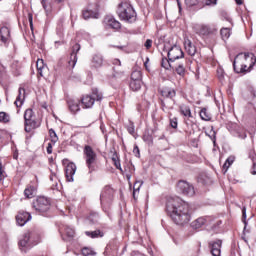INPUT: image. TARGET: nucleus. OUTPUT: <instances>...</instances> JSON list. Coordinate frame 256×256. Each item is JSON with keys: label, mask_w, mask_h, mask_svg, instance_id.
Segmentation results:
<instances>
[{"label": "nucleus", "mask_w": 256, "mask_h": 256, "mask_svg": "<svg viewBox=\"0 0 256 256\" xmlns=\"http://www.w3.org/2000/svg\"><path fill=\"white\" fill-rule=\"evenodd\" d=\"M166 212L176 225H185L191 221V206L179 197L167 200Z\"/></svg>", "instance_id": "f257e3e1"}, {"label": "nucleus", "mask_w": 256, "mask_h": 256, "mask_svg": "<svg viewBox=\"0 0 256 256\" xmlns=\"http://www.w3.org/2000/svg\"><path fill=\"white\" fill-rule=\"evenodd\" d=\"M256 58L253 53H240L233 62L235 73H247L255 65Z\"/></svg>", "instance_id": "f03ea898"}, {"label": "nucleus", "mask_w": 256, "mask_h": 256, "mask_svg": "<svg viewBox=\"0 0 256 256\" xmlns=\"http://www.w3.org/2000/svg\"><path fill=\"white\" fill-rule=\"evenodd\" d=\"M117 15L121 21H126V23H135L137 21V12L129 2H122L118 5Z\"/></svg>", "instance_id": "7ed1b4c3"}, {"label": "nucleus", "mask_w": 256, "mask_h": 256, "mask_svg": "<svg viewBox=\"0 0 256 256\" xmlns=\"http://www.w3.org/2000/svg\"><path fill=\"white\" fill-rule=\"evenodd\" d=\"M114 195H115V190L113 188H111V186H109V185L105 186L102 189L101 194H100L101 207H102L104 213H106L108 215V217L110 215L109 210L111 209Z\"/></svg>", "instance_id": "20e7f679"}, {"label": "nucleus", "mask_w": 256, "mask_h": 256, "mask_svg": "<svg viewBox=\"0 0 256 256\" xmlns=\"http://www.w3.org/2000/svg\"><path fill=\"white\" fill-rule=\"evenodd\" d=\"M41 127V122L35 117L33 109L28 108L24 112V129L26 133H31L33 129Z\"/></svg>", "instance_id": "39448f33"}, {"label": "nucleus", "mask_w": 256, "mask_h": 256, "mask_svg": "<svg viewBox=\"0 0 256 256\" xmlns=\"http://www.w3.org/2000/svg\"><path fill=\"white\" fill-rule=\"evenodd\" d=\"M103 93L97 88L92 89L91 94H86L81 98L83 109H91L95 105V101H102Z\"/></svg>", "instance_id": "423d86ee"}, {"label": "nucleus", "mask_w": 256, "mask_h": 256, "mask_svg": "<svg viewBox=\"0 0 256 256\" xmlns=\"http://www.w3.org/2000/svg\"><path fill=\"white\" fill-rule=\"evenodd\" d=\"M83 153L86 167H88L89 173H93V171H95V163H97V153L93 150V147L89 145L84 147Z\"/></svg>", "instance_id": "0eeeda50"}, {"label": "nucleus", "mask_w": 256, "mask_h": 256, "mask_svg": "<svg viewBox=\"0 0 256 256\" xmlns=\"http://www.w3.org/2000/svg\"><path fill=\"white\" fill-rule=\"evenodd\" d=\"M33 207L38 213H47V211L51 209V201L41 196L38 197L36 201L33 203Z\"/></svg>", "instance_id": "6e6552de"}, {"label": "nucleus", "mask_w": 256, "mask_h": 256, "mask_svg": "<svg viewBox=\"0 0 256 256\" xmlns=\"http://www.w3.org/2000/svg\"><path fill=\"white\" fill-rule=\"evenodd\" d=\"M177 190L179 193H182V195H186L187 197H193V195H195V187L185 180H180L178 182Z\"/></svg>", "instance_id": "1a4fd4ad"}, {"label": "nucleus", "mask_w": 256, "mask_h": 256, "mask_svg": "<svg viewBox=\"0 0 256 256\" xmlns=\"http://www.w3.org/2000/svg\"><path fill=\"white\" fill-rule=\"evenodd\" d=\"M168 59L169 61H177V59H183L185 57V54L183 53V50L180 46L174 45L170 49H168Z\"/></svg>", "instance_id": "9d476101"}, {"label": "nucleus", "mask_w": 256, "mask_h": 256, "mask_svg": "<svg viewBox=\"0 0 256 256\" xmlns=\"http://www.w3.org/2000/svg\"><path fill=\"white\" fill-rule=\"evenodd\" d=\"M194 31L201 37H207L208 35H213V33H215V28H211V26L205 24H196L194 26Z\"/></svg>", "instance_id": "9b49d317"}, {"label": "nucleus", "mask_w": 256, "mask_h": 256, "mask_svg": "<svg viewBox=\"0 0 256 256\" xmlns=\"http://www.w3.org/2000/svg\"><path fill=\"white\" fill-rule=\"evenodd\" d=\"M76 171H77V165H75V163L69 162L66 165V167H65V176H66V180L69 183H72L73 176L75 175Z\"/></svg>", "instance_id": "f8f14e48"}, {"label": "nucleus", "mask_w": 256, "mask_h": 256, "mask_svg": "<svg viewBox=\"0 0 256 256\" xmlns=\"http://www.w3.org/2000/svg\"><path fill=\"white\" fill-rule=\"evenodd\" d=\"M81 49V46L79 44H75L72 47V52L70 54V58L68 61V67L70 69H73L75 65H77V52Z\"/></svg>", "instance_id": "ddd939ff"}, {"label": "nucleus", "mask_w": 256, "mask_h": 256, "mask_svg": "<svg viewBox=\"0 0 256 256\" xmlns=\"http://www.w3.org/2000/svg\"><path fill=\"white\" fill-rule=\"evenodd\" d=\"M31 233L27 232L23 235L22 239H20L18 245L21 251H27V249H31Z\"/></svg>", "instance_id": "4468645a"}, {"label": "nucleus", "mask_w": 256, "mask_h": 256, "mask_svg": "<svg viewBox=\"0 0 256 256\" xmlns=\"http://www.w3.org/2000/svg\"><path fill=\"white\" fill-rule=\"evenodd\" d=\"M221 245H223V242L221 240L209 242V248H210L211 255L221 256Z\"/></svg>", "instance_id": "2eb2a0df"}, {"label": "nucleus", "mask_w": 256, "mask_h": 256, "mask_svg": "<svg viewBox=\"0 0 256 256\" xmlns=\"http://www.w3.org/2000/svg\"><path fill=\"white\" fill-rule=\"evenodd\" d=\"M16 221L20 227H23L28 221H31V214L26 211H20L16 216Z\"/></svg>", "instance_id": "dca6fc26"}, {"label": "nucleus", "mask_w": 256, "mask_h": 256, "mask_svg": "<svg viewBox=\"0 0 256 256\" xmlns=\"http://www.w3.org/2000/svg\"><path fill=\"white\" fill-rule=\"evenodd\" d=\"M104 22L110 29H114L115 31L121 29V22L117 21L113 16H106Z\"/></svg>", "instance_id": "f3484780"}, {"label": "nucleus", "mask_w": 256, "mask_h": 256, "mask_svg": "<svg viewBox=\"0 0 256 256\" xmlns=\"http://www.w3.org/2000/svg\"><path fill=\"white\" fill-rule=\"evenodd\" d=\"M60 231L63 233L62 239H64V241H69V239H73V237H75V230L70 226H64Z\"/></svg>", "instance_id": "a211bd4d"}, {"label": "nucleus", "mask_w": 256, "mask_h": 256, "mask_svg": "<svg viewBox=\"0 0 256 256\" xmlns=\"http://www.w3.org/2000/svg\"><path fill=\"white\" fill-rule=\"evenodd\" d=\"M161 95L162 97H164L165 99H171L172 101V105L175 104V97L177 95V92L175 91V89L173 88H164L161 90Z\"/></svg>", "instance_id": "6ab92c4d"}, {"label": "nucleus", "mask_w": 256, "mask_h": 256, "mask_svg": "<svg viewBox=\"0 0 256 256\" xmlns=\"http://www.w3.org/2000/svg\"><path fill=\"white\" fill-rule=\"evenodd\" d=\"M209 222V217L207 216H202L197 218L191 223L192 229H201V227H204V225H207Z\"/></svg>", "instance_id": "aec40b11"}, {"label": "nucleus", "mask_w": 256, "mask_h": 256, "mask_svg": "<svg viewBox=\"0 0 256 256\" xmlns=\"http://www.w3.org/2000/svg\"><path fill=\"white\" fill-rule=\"evenodd\" d=\"M91 67L93 69H99L103 67V56L101 54H94L91 60Z\"/></svg>", "instance_id": "412c9836"}, {"label": "nucleus", "mask_w": 256, "mask_h": 256, "mask_svg": "<svg viewBox=\"0 0 256 256\" xmlns=\"http://www.w3.org/2000/svg\"><path fill=\"white\" fill-rule=\"evenodd\" d=\"M112 64L114 65V67H113V71H114L113 76L114 77H121V76H123V68H121V60L114 59L112 61Z\"/></svg>", "instance_id": "4be33fe9"}, {"label": "nucleus", "mask_w": 256, "mask_h": 256, "mask_svg": "<svg viewBox=\"0 0 256 256\" xmlns=\"http://www.w3.org/2000/svg\"><path fill=\"white\" fill-rule=\"evenodd\" d=\"M184 49L188 53V55H190L191 57H193L195 53H197V48L195 47V45H193V43L189 39H186L184 41Z\"/></svg>", "instance_id": "5701e85b"}, {"label": "nucleus", "mask_w": 256, "mask_h": 256, "mask_svg": "<svg viewBox=\"0 0 256 256\" xmlns=\"http://www.w3.org/2000/svg\"><path fill=\"white\" fill-rule=\"evenodd\" d=\"M10 37H11V31L7 26H3L2 28H0V39L2 43H7Z\"/></svg>", "instance_id": "b1692460"}, {"label": "nucleus", "mask_w": 256, "mask_h": 256, "mask_svg": "<svg viewBox=\"0 0 256 256\" xmlns=\"http://www.w3.org/2000/svg\"><path fill=\"white\" fill-rule=\"evenodd\" d=\"M67 103L71 113L75 114L80 111L81 108L79 107V100L69 99Z\"/></svg>", "instance_id": "393cba45"}, {"label": "nucleus", "mask_w": 256, "mask_h": 256, "mask_svg": "<svg viewBox=\"0 0 256 256\" xmlns=\"http://www.w3.org/2000/svg\"><path fill=\"white\" fill-rule=\"evenodd\" d=\"M25 101V90L24 88H19L18 90V96L15 100L16 107H21Z\"/></svg>", "instance_id": "a878e982"}, {"label": "nucleus", "mask_w": 256, "mask_h": 256, "mask_svg": "<svg viewBox=\"0 0 256 256\" xmlns=\"http://www.w3.org/2000/svg\"><path fill=\"white\" fill-rule=\"evenodd\" d=\"M35 193H37V187L33 185H28L24 190V195L27 199H33V197H35Z\"/></svg>", "instance_id": "bb28decb"}, {"label": "nucleus", "mask_w": 256, "mask_h": 256, "mask_svg": "<svg viewBox=\"0 0 256 256\" xmlns=\"http://www.w3.org/2000/svg\"><path fill=\"white\" fill-rule=\"evenodd\" d=\"M83 19H99V13L92 10H84L82 12Z\"/></svg>", "instance_id": "cd10ccee"}, {"label": "nucleus", "mask_w": 256, "mask_h": 256, "mask_svg": "<svg viewBox=\"0 0 256 256\" xmlns=\"http://www.w3.org/2000/svg\"><path fill=\"white\" fill-rule=\"evenodd\" d=\"M234 129L236 131L237 137L240 139H246L247 138V131H245V128L242 126H238L237 124H234Z\"/></svg>", "instance_id": "c85d7f7f"}, {"label": "nucleus", "mask_w": 256, "mask_h": 256, "mask_svg": "<svg viewBox=\"0 0 256 256\" xmlns=\"http://www.w3.org/2000/svg\"><path fill=\"white\" fill-rule=\"evenodd\" d=\"M53 3H55V0H41V5L46 13H50L53 10Z\"/></svg>", "instance_id": "c756f323"}, {"label": "nucleus", "mask_w": 256, "mask_h": 256, "mask_svg": "<svg viewBox=\"0 0 256 256\" xmlns=\"http://www.w3.org/2000/svg\"><path fill=\"white\" fill-rule=\"evenodd\" d=\"M141 85H143L142 80H130L129 87L132 91H139V89H141Z\"/></svg>", "instance_id": "7c9ffc66"}, {"label": "nucleus", "mask_w": 256, "mask_h": 256, "mask_svg": "<svg viewBox=\"0 0 256 256\" xmlns=\"http://www.w3.org/2000/svg\"><path fill=\"white\" fill-rule=\"evenodd\" d=\"M180 113L184 115V117H193L191 114V108L185 104L180 105L179 107Z\"/></svg>", "instance_id": "2f4dec72"}, {"label": "nucleus", "mask_w": 256, "mask_h": 256, "mask_svg": "<svg viewBox=\"0 0 256 256\" xmlns=\"http://www.w3.org/2000/svg\"><path fill=\"white\" fill-rule=\"evenodd\" d=\"M85 235H87V237H91V239H97L99 237H103V232H101V230H95V231H86Z\"/></svg>", "instance_id": "473e14b6"}, {"label": "nucleus", "mask_w": 256, "mask_h": 256, "mask_svg": "<svg viewBox=\"0 0 256 256\" xmlns=\"http://www.w3.org/2000/svg\"><path fill=\"white\" fill-rule=\"evenodd\" d=\"M36 67H37L38 75L40 77H43V70L45 69V62L43 61V59L37 60Z\"/></svg>", "instance_id": "72a5a7b5"}, {"label": "nucleus", "mask_w": 256, "mask_h": 256, "mask_svg": "<svg viewBox=\"0 0 256 256\" xmlns=\"http://www.w3.org/2000/svg\"><path fill=\"white\" fill-rule=\"evenodd\" d=\"M199 115L202 121H211V114L207 111V108H202Z\"/></svg>", "instance_id": "f704fd0d"}, {"label": "nucleus", "mask_w": 256, "mask_h": 256, "mask_svg": "<svg viewBox=\"0 0 256 256\" xmlns=\"http://www.w3.org/2000/svg\"><path fill=\"white\" fill-rule=\"evenodd\" d=\"M220 35L223 39V41H227V39H229V37H231V28H222L220 30Z\"/></svg>", "instance_id": "c9c22d12"}, {"label": "nucleus", "mask_w": 256, "mask_h": 256, "mask_svg": "<svg viewBox=\"0 0 256 256\" xmlns=\"http://www.w3.org/2000/svg\"><path fill=\"white\" fill-rule=\"evenodd\" d=\"M143 75L141 71L135 70L131 73L130 81H142Z\"/></svg>", "instance_id": "e433bc0d"}, {"label": "nucleus", "mask_w": 256, "mask_h": 256, "mask_svg": "<svg viewBox=\"0 0 256 256\" xmlns=\"http://www.w3.org/2000/svg\"><path fill=\"white\" fill-rule=\"evenodd\" d=\"M234 161H235V157H233V156H230V157H228V158L226 159V161H225V163H224V165H223V171H224V173H227L229 167H231V165H233Z\"/></svg>", "instance_id": "4c0bfd02"}, {"label": "nucleus", "mask_w": 256, "mask_h": 256, "mask_svg": "<svg viewBox=\"0 0 256 256\" xmlns=\"http://www.w3.org/2000/svg\"><path fill=\"white\" fill-rule=\"evenodd\" d=\"M249 158L253 161L252 167L250 169L251 175H256V163H255V152L250 151Z\"/></svg>", "instance_id": "58836bf2"}, {"label": "nucleus", "mask_w": 256, "mask_h": 256, "mask_svg": "<svg viewBox=\"0 0 256 256\" xmlns=\"http://www.w3.org/2000/svg\"><path fill=\"white\" fill-rule=\"evenodd\" d=\"M49 136H50V142L53 143V145H55V143L59 141V137L57 136V133L55 132V130L50 129Z\"/></svg>", "instance_id": "ea45409f"}, {"label": "nucleus", "mask_w": 256, "mask_h": 256, "mask_svg": "<svg viewBox=\"0 0 256 256\" xmlns=\"http://www.w3.org/2000/svg\"><path fill=\"white\" fill-rule=\"evenodd\" d=\"M11 116L6 112H0V123H9Z\"/></svg>", "instance_id": "a19ab883"}, {"label": "nucleus", "mask_w": 256, "mask_h": 256, "mask_svg": "<svg viewBox=\"0 0 256 256\" xmlns=\"http://www.w3.org/2000/svg\"><path fill=\"white\" fill-rule=\"evenodd\" d=\"M82 255H84V256H95V255H97V252L94 251L91 248L85 247V248L82 249Z\"/></svg>", "instance_id": "79ce46f5"}, {"label": "nucleus", "mask_w": 256, "mask_h": 256, "mask_svg": "<svg viewBox=\"0 0 256 256\" xmlns=\"http://www.w3.org/2000/svg\"><path fill=\"white\" fill-rule=\"evenodd\" d=\"M7 177V172H5V166L3 165V162L0 160V183L1 181H4Z\"/></svg>", "instance_id": "37998d69"}, {"label": "nucleus", "mask_w": 256, "mask_h": 256, "mask_svg": "<svg viewBox=\"0 0 256 256\" xmlns=\"http://www.w3.org/2000/svg\"><path fill=\"white\" fill-rule=\"evenodd\" d=\"M201 3V0H185V5L188 7H197Z\"/></svg>", "instance_id": "c03bdc74"}, {"label": "nucleus", "mask_w": 256, "mask_h": 256, "mask_svg": "<svg viewBox=\"0 0 256 256\" xmlns=\"http://www.w3.org/2000/svg\"><path fill=\"white\" fill-rule=\"evenodd\" d=\"M127 131L130 135H135V123L133 121H129L127 125Z\"/></svg>", "instance_id": "a18cd8bd"}, {"label": "nucleus", "mask_w": 256, "mask_h": 256, "mask_svg": "<svg viewBox=\"0 0 256 256\" xmlns=\"http://www.w3.org/2000/svg\"><path fill=\"white\" fill-rule=\"evenodd\" d=\"M242 221L245 225L244 231H247V208L243 207L242 209Z\"/></svg>", "instance_id": "49530a36"}, {"label": "nucleus", "mask_w": 256, "mask_h": 256, "mask_svg": "<svg viewBox=\"0 0 256 256\" xmlns=\"http://www.w3.org/2000/svg\"><path fill=\"white\" fill-rule=\"evenodd\" d=\"M171 60L167 59V58H162L161 60V67H163L164 69H171Z\"/></svg>", "instance_id": "de8ad7c7"}, {"label": "nucleus", "mask_w": 256, "mask_h": 256, "mask_svg": "<svg viewBox=\"0 0 256 256\" xmlns=\"http://www.w3.org/2000/svg\"><path fill=\"white\" fill-rule=\"evenodd\" d=\"M176 73L181 76L185 75V66L183 64H179L176 68Z\"/></svg>", "instance_id": "09e8293b"}, {"label": "nucleus", "mask_w": 256, "mask_h": 256, "mask_svg": "<svg viewBox=\"0 0 256 256\" xmlns=\"http://www.w3.org/2000/svg\"><path fill=\"white\" fill-rule=\"evenodd\" d=\"M12 70L14 75H21V67L17 66V64H12Z\"/></svg>", "instance_id": "8fccbe9b"}, {"label": "nucleus", "mask_w": 256, "mask_h": 256, "mask_svg": "<svg viewBox=\"0 0 256 256\" xmlns=\"http://www.w3.org/2000/svg\"><path fill=\"white\" fill-rule=\"evenodd\" d=\"M217 77L220 81H223V79H225V72H223V69L219 68L217 70Z\"/></svg>", "instance_id": "3c124183"}, {"label": "nucleus", "mask_w": 256, "mask_h": 256, "mask_svg": "<svg viewBox=\"0 0 256 256\" xmlns=\"http://www.w3.org/2000/svg\"><path fill=\"white\" fill-rule=\"evenodd\" d=\"M177 118H171L170 119V126L172 127V129H177Z\"/></svg>", "instance_id": "603ef678"}, {"label": "nucleus", "mask_w": 256, "mask_h": 256, "mask_svg": "<svg viewBox=\"0 0 256 256\" xmlns=\"http://www.w3.org/2000/svg\"><path fill=\"white\" fill-rule=\"evenodd\" d=\"M152 46H153V40L147 39L144 44V47H146V49H151Z\"/></svg>", "instance_id": "864d4df0"}, {"label": "nucleus", "mask_w": 256, "mask_h": 256, "mask_svg": "<svg viewBox=\"0 0 256 256\" xmlns=\"http://www.w3.org/2000/svg\"><path fill=\"white\" fill-rule=\"evenodd\" d=\"M113 161L116 169H119V171H123V169L121 168V162L115 158H113Z\"/></svg>", "instance_id": "5fc2aeb1"}, {"label": "nucleus", "mask_w": 256, "mask_h": 256, "mask_svg": "<svg viewBox=\"0 0 256 256\" xmlns=\"http://www.w3.org/2000/svg\"><path fill=\"white\" fill-rule=\"evenodd\" d=\"M53 145H55L53 144V142L48 143V146H47L48 155H51V153H53Z\"/></svg>", "instance_id": "6e6d98bb"}, {"label": "nucleus", "mask_w": 256, "mask_h": 256, "mask_svg": "<svg viewBox=\"0 0 256 256\" xmlns=\"http://www.w3.org/2000/svg\"><path fill=\"white\" fill-rule=\"evenodd\" d=\"M93 218H94V220H92L93 223H97V219H99V213H92L90 215V219H93Z\"/></svg>", "instance_id": "4d7b16f0"}, {"label": "nucleus", "mask_w": 256, "mask_h": 256, "mask_svg": "<svg viewBox=\"0 0 256 256\" xmlns=\"http://www.w3.org/2000/svg\"><path fill=\"white\" fill-rule=\"evenodd\" d=\"M161 105H162L163 111H165L166 109H173V105L167 106V104H165V100H162Z\"/></svg>", "instance_id": "13d9d810"}, {"label": "nucleus", "mask_w": 256, "mask_h": 256, "mask_svg": "<svg viewBox=\"0 0 256 256\" xmlns=\"http://www.w3.org/2000/svg\"><path fill=\"white\" fill-rule=\"evenodd\" d=\"M28 21L30 23V28L33 29V14H28Z\"/></svg>", "instance_id": "bf43d9fd"}, {"label": "nucleus", "mask_w": 256, "mask_h": 256, "mask_svg": "<svg viewBox=\"0 0 256 256\" xmlns=\"http://www.w3.org/2000/svg\"><path fill=\"white\" fill-rule=\"evenodd\" d=\"M206 5H216L217 0H205Z\"/></svg>", "instance_id": "052dcab7"}, {"label": "nucleus", "mask_w": 256, "mask_h": 256, "mask_svg": "<svg viewBox=\"0 0 256 256\" xmlns=\"http://www.w3.org/2000/svg\"><path fill=\"white\" fill-rule=\"evenodd\" d=\"M133 153H137V155H139V146H134Z\"/></svg>", "instance_id": "680f3d73"}, {"label": "nucleus", "mask_w": 256, "mask_h": 256, "mask_svg": "<svg viewBox=\"0 0 256 256\" xmlns=\"http://www.w3.org/2000/svg\"><path fill=\"white\" fill-rule=\"evenodd\" d=\"M13 159H19V153L15 152V153L13 154Z\"/></svg>", "instance_id": "e2e57ef3"}, {"label": "nucleus", "mask_w": 256, "mask_h": 256, "mask_svg": "<svg viewBox=\"0 0 256 256\" xmlns=\"http://www.w3.org/2000/svg\"><path fill=\"white\" fill-rule=\"evenodd\" d=\"M55 179H57V176H56L55 174H52V175L50 176V181H53V180H55Z\"/></svg>", "instance_id": "0e129e2a"}, {"label": "nucleus", "mask_w": 256, "mask_h": 256, "mask_svg": "<svg viewBox=\"0 0 256 256\" xmlns=\"http://www.w3.org/2000/svg\"><path fill=\"white\" fill-rule=\"evenodd\" d=\"M236 4H237V5H243V1H241V0H236Z\"/></svg>", "instance_id": "69168bd1"}, {"label": "nucleus", "mask_w": 256, "mask_h": 256, "mask_svg": "<svg viewBox=\"0 0 256 256\" xmlns=\"http://www.w3.org/2000/svg\"><path fill=\"white\" fill-rule=\"evenodd\" d=\"M63 0H54V3H61Z\"/></svg>", "instance_id": "338daca9"}, {"label": "nucleus", "mask_w": 256, "mask_h": 256, "mask_svg": "<svg viewBox=\"0 0 256 256\" xmlns=\"http://www.w3.org/2000/svg\"><path fill=\"white\" fill-rule=\"evenodd\" d=\"M38 243H39V240L37 242L33 243V245H37Z\"/></svg>", "instance_id": "774afa93"}]
</instances>
